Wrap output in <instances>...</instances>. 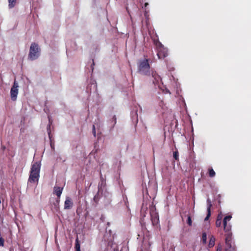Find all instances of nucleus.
I'll return each instance as SVG.
<instances>
[{"label":"nucleus","mask_w":251,"mask_h":251,"mask_svg":"<svg viewBox=\"0 0 251 251\" xmlns=\"http://www.w3.org/2000/svg\"><path fill=\"white\" fill-rule=\"evenodd\" d=\"M207 215L204 219V221H206L208 220L209 217L211 216V208L212 206L211 201L209 199L207 200Z\"/></svg>","instance_id":"9d476101"},{"label":"nucleus","mask_w":251,"mask_h":251,"mask_svg":"<svg viewBox=\"0 0 251 251\" xmlns=\"http://www.w3.org/2000/svg\"><path fill=\"white\" fill-rule=\"evenodd\" d=\"M151 219L153 226L157 225L159 223V216L156 212V209L154 206H151L150 208Z\"/></svg>","instance_id":"423d86ee"},{"label":"nucleus","mask_w":251,"mask_h":251,"mask_svg":"<svg viewBox=\"0 0 251 251\" xmlns=\"http://www.w3.org/2000/svg\"><path fill=\"white\" fill-rule=\"evenodd\" d=\"M16 0H8L9 7L12 8L14 7L16 3Z\"/></svg>","instance_id":"4be33fe9"},{"label":"nucleus","mask_w":251,"mask_h":251,"mask_svg":"<svg viewBox=\"0 0 251 251\" xmlns=\"http://www.w3.org/2000/svg\"><path fill=\"white\" fill-rule=\"evenodd\" d=\"M41 168L40 162H34L32 165L30 171L28 181L29 183H34L37 182L39 178V174Z\"/></svg>","instance_id":"f03ea898"},{"label":"nucleus","mask_w":251,"mask_h":251,"mask_svg":"<svg viewBox=\"0 0 251 251\" xmlns=\"http://www.w3.org/2000/svg\"><path fill=\"white\" fill-rule=\"evenodd\" d=\"M112 119L113 120V121H114V124H116V116L114 115L113 117V118Z\"/></svg>","instance_id":"bb28decb"},{"label":"nucleus","mask_w":251,"mask_h":251,"mask_svg":"<svg viewBox=\"0 0 251 251\" xmlns=\"http://www.w3.org/2000/svg\"><path fill=\"white\" fill-rule=\"evenodd\" d=\"M208 174H209V176L210 177H213L215 176V172L212 168H209Z\"/></svg>","instance_id":"aec40b11"},{"label":"nucleus","mask_w":251,"mask_h":251,"mask_svg":"<svg viewBox=\"0 0 251 251\" xmlns=\"http://www.w3.org/2000/svg\"><path fill=\"white\" fill-rule=\"evenodd\" d=\"M226 251H236L235 245L234 242H232L229 244H226Z\"/></svg>","instance_id":"dca6fc26"},{"label":"nucleus","mask_w":251,"mask_h":251,"mask_svg":"<svg viewBox=\"0 0 251 251\" xmlns=\"http://www.w3.org/2000/svg\"><path fill=\"white\" fill-rule=\"evenodd\" d=\"M187 223L189 226H192V221L191 219V217L190 215L188 216Z\"/></svg>","instance_id":"b1692460"},{"label":"nucleus","mask_w":251,"mask_h":251,"mask_svg":"<svg viewBox=\"0 0 251 251\" xmlns=\"http://www.w3.org/2000/svg\"><path fill=\"white\" fill-rule=\"evenodd\" d=\"M201 240L203 244H206L207 240V235L205 232L202 233Z\"/></svg>","instance_id":"412c9836"},{"label":"nucleus","mask_w":251,"mask_h":251,"mask_svg":"<svg viewBox=\"0 0 251 251\" xmlns=\"http://www.w3.org/2000/svg\"><path fill=\"white\" fill-rule=\"evenodd\" d=\"M40 54V49L38 44L35 43H32L30 47L29 52L28 56V59L31 60H35L39 57Z\"/></svg>","instance_id":"39448f33"},{"label":"nucleus","mask_w":251,"mask_h":251,"mask_svg":"<svg viewBox=\"0 0 251 251\" xmlns=\"http://www.w3.org/2000/svg\"><path fill=\"white\" fill-rule=\"evenodd\" d=\"M96 199H97V196H95L94 197V200H95V201H96Z\"/></svg>","instance_id":"7c9ffc66"},{"label":"nucleus","mask_w":251,"mask_h":251,"mask_svg":"<svg viewBox=\"0 0 251 251\" xmlns=\"http://www.w3.org/2000/svg\"><path fill=\"white\" fill-rule=\"evenodd\" d=\"M93 134H94V136H96V129H95V125L93 126V130H92Z\"/></svg>","instance_id":"a878e982"},{"label":"nucleus","mask_w":251,"mask_h":251,"mask_svg":"<svg viewBox=\"0 0 251 251\" xmlns=\"http://www.w3.org/2000/svg\"><path fill=\"white\" fill-rule=\"evenodd\" d=\"M47 132L49 135V137L50 140V147L52 150H54V142L51 139L52 135L51 134V130H50V125H49L47 127Z\"/></svg>","instance_id":"f8f14e48"},{"label":"nucleus","mask_w":251,"mask_h":251,"mask_svg":"<svg viewBox=\"0 0 251 251\" xmlns=\"http://www.w3.org/2000/svg\"><path fill=\"white\" fill-rule=\"evenodd\" d=\"M63 188L55 186L53 189V193L55 194L58 197V199H60L61 195L62 193Z\"/></svg>","instance_id":"ddd939ff"},{"label":"nucleus","mask_w":251,"mask_h":251,"mask_svg":"<svg viewBox=\"0 0 251 251\" xmlns=\"http://www.w3.org/2000/svg\"><path fill=\"white\" fill-rule=\"evenodd\" d=\"M59 201H60V199H58V198H57V201H57V203H59Z\"/></svg>","instance_id":"c756f323"},{"label":"nucleus","mask_w":251,"mask_h":251,"mask_svg":"<svg viewBox=\"0 0 251 251\" xmlns=\"http://www.w3.org/2000/svg\"><path fill=\"white\" fill-rule=\"evenodd\" d=\"M75 251H81L80 245L79 244V242L78 238H77L75 240Z\"/></svg>","instance_id":"a211bd4d"},{"label":"nucleus","mask_w":251,"mask_h":251,"mask_svg":"<svg viewBox=\"0 0 251 251\" xmlns=\"http://www.w3.org/2000/svg\"><path fill=\"white\" fill-rule=\"evenodd\" d=\"M41 168L40 162H34L32 165L30 171L28 181L29 183H34L37 182L39 178V174Z\"/></svg>","instance_id":"f257e3e1"},{"label":"nucleus","mask_w":251,"mask_h":251,"mask_svg":"<svg viewBox=\"0 0 251 251\" xmlns=\"http://www.w3.org/2000/svg\"><path fill=\"white\" fill-rule=\"evenodd\" d=\"M18 84L15 81L10 91L11 98L12 100L13 101L17 99V96L18 93Z\"/></svg>","instance_id":"6e6552de"},{"label":"nucleus","mask_w":251,"mask_h":251,"mask_svg":"<svg viewBox=\"0 0 251 251\" xmlns=\"http://www.w3.org/2000/svg\"><path fill=\"white\" fill-rule=\"evenodd\" d=\"M126 10L127 11V12L129 13L128 10V7H126Z\"/></svg>","instance_id":"2f4dec72"},{"label":"nucleus","mask_w":251,"mask_h":251,"mask_svg":"<svg viewBox=\"0 0 251 251\" xmlns=\"http://www.w3.org/2000/svg\"><path fill=\"white\" fill-rule=\"evenodd\" d=\"M173 157L176 160H179V153L177 151L173 152Z\"/></svg>","instance_id":"5701e85b"},{"label":"nucleus","mask_w":251,"mask_h":251,"mask_svg":"<svg viewBox=\"0 0 251 251\" xmlns=\"http://www.w3.org/2000/svg\"><path fill=\"white\" fill-rule=\"evenodd\" d=\"M231 218V215H227L223 220L224 230L226 232H231V226L229 224H227V222L229 221Z\"/></svg>","instance_id":"0eeeda50"},{"label":"nucleus","mask_w":251,"mask_h":251,"mask_svg":"<svg viewBox=\"0 0 251 251\" xmlns=\"http://www.w3.org/2000/svg\"><path fill=\"white\" fill-rule=\"evenodd\" d=\"M148 3L146 2L145 3V7H146L148 5Z\"/></svg>","instance_id":"c85d7f7f"},{"label":"nucleus","mask_w":251,"mask_h":251,"mask_svg":"<svg viewBox=\"0 0 251 251\" xmlns=\"http://www.w3.org/2000/svg\"><path fill=\"white\" fill-rule=\"evenodd\" d=\"M4 242V239H2V238H0V247L3 246Z\"/></svg>","instance_id":"393cba45"},{"label":"nucleus","mask_w":251,"mask_h":251,"mask_svg":"<svg viewBox=\"0 0 251 251\" xmlns=\"http://www.w3.org/2000/svg\"><path fill=\"white\" fill-rule=\"evenodd\" d=\"M153 43L156 46L157 55L159 59H163L168 56V50L165 48L158 39L153 40Z\"/></svg>","instance_id":"7ed1b4c3"},{"label":"nucleus","mask_w":251,"mask_h":251,"mask_svg":"<svg viewBox=\"0 0 251 251\" xmlns=\"http://www.w3.org/2000/svg\"><path fill=\"white\" fill-rule=\"evenodd\" d=\"M151 75L154 79L153 83H158L161 79L160 76L156 73L155 71H152L151 72Z\"/></svg>","instance_id":"2eb2a0df"},{"label":"nucleus","mask_w":251,"mask_h":251,"mask_svg":"<svg viewBox=\"0 0 251 251\" xmlns=\"http://www.w3.org/2000/svg\"><path fill=\"white\" fill-rule=\"evenodd\" d=\"M222 225V217L219 215L217 217L216 221V226L217 227H220Z\"/></svg>","instance_id":"6ab92c4d"},{"label":"nucleus","mask_w":251,"mask_h":251,"mask_svg":"<svg viewBox=\"0 0 251 251\" xmlns=\"http://www.w3.org/2000/svg\"><path fill=\"white\" fill-rule=\"evenodd\" d=\"M232 243L231 232L226 233V244H229Z\"/></svg>","instance_id":"4468645a"},{"label":"nucleus","mask_w":251,"mask_h":251,"mask_svg":"<svg viewBox=\"0 0 251 251\" xmlns=\"http://www.w3.org/2000/svg\"><path fill=\"white\" fill-rule=\"evenodd\" d=\"M151 244L149 240L144 239L138 251H151Z\"/></svg>","instance_id":"1a4fd4ad"},{"label":"nucleus","mask_w":251,"mask_h":251,"mask_svg":"<svg viewBox=\"0 0 251 251\" xmlns=\"http://www.w3.org/2000/svg\"><path fill=\"white\" fill-rule=\"evenodd\" d=\"M73 206V202L71 198L67 197L64 202V209H70Z\"/></svg>","instance_id":"9b49d317"},{"label":"nucleus","mask_w":251,"mask_h":251,"mask_svg":"<svg viewBox=\"0 0 251 251\" xmlns=\"http://www.w3.org/2000/svg\"><path fill=\"white\" fill-rule=\"evenodd\" d=\"M215 239L214 237L213 236H212L210 237V240H209V242L208 244V247L210 248H212L215 245Z\"/></svg>","instance_id":"f3484780"},{"label":"nucleus","mask_w":251,"mask_h":251,"mask_svg":"<svg viewBox=\"0 0 251 251\" xmlns=\"http://www.w3.org/2000/svg\"><path fill=\"white\" fill-rule=\"evenodd\" d=\"M150 66L149 60L145 59L140 61L138 65V71L140 74L145 75H150Z\"/></svg>","instance_id":"20e7f679"},{"label":"nucleus","mask_w":251,"mask_h":251,"mask_svg":"<svg viewBox=\"0 0 251 251\" xmlns=\"http://www.w3.org/2000/svg\"><path fill=\"white\" fill-rule=\"evenodd\" d=\"M221 251V247H219V248H218L217 249V251Z\"/></svg>","instance_id":"cd10ccee"}]
</instances>
